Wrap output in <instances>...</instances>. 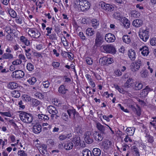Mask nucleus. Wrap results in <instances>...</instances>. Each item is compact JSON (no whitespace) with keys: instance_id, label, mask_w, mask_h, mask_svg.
<instances>
[{"instance_id":"nucleus-1","label":"nucleus","mask_w":156,"mask_h":156,"mask_svg":"<svg viewBox=\"0 0 156 156\" xmlns=\"http://www.w3.org/2000/svg\"><path fill=\"white\" fill-rule=\"evenodd\" d=\"M20 116L21 120L25 123H30L33 121V117L32 115L30 113L22 112L20 113Z\"/></svg>"},{"instance_id":"nucleus-2","label":"nucleus","mask_w":156,"mask_h":156,"mask_svg":"<svg viewBox=\"0 0 156 156\" xmlns=\"http://www.w3.org/2000/svg\"><path fill=\"white\" fill-rule=\"evenodd\" d=\"M103 38L104 36L103 35L99 32L98 31L96 34L94 46L99 47L103 42Z\"/></svg>"},{"instance_id":"nucleus-3","label":"nucleus","mask_w":156,"mask_h":156,"mask_svg":"<svg viewBox=\"0 0 156 156\" xmlns=\"http://www.w3.org/2000/svg\"><path fill=\"white\" fill-rule=\"evenodd\" d=\"M104 150H108L112 148L114 144L108 139H106L100 144Z\"/></svg>"},{"instance_id":"nucleus-4","label":"nucleus","mask_w":156,"mask_h":156,"mask_svg":"<svg viewBox=\"0 0 156 156\" xmlns=\"http://www.w3.org/2000/svg\"><path fill=\"white\" fill-rule=\"evenodd\" d=\"M104 51L107 53H113L115 52V48L113 45L106 44L102 46Z\"/></svg>"},{"instance_id":"nucleus-5","label":"nucleus","mask_w":156,"mask_h":156,"mask_svg":"<svg viewBox=\"0 0 156 156\" xmlns=\"http://www.w3.org/2000/svg\"><path fill=\"white\" fill-rule=\"evenodd\" d=\"M139 35L141 39L144 41H146L149 36L148 29L142 30L140 32Z\"/></svg>"},{"instance_id":"nucleus-6","label":"nucleus","mask_w":156,"mask_h":156,"mask_svg":"<svg viewBox=\"0 0 156 156\" xmlns=\"http://www.w3.org/2000/svg\"><path fill=\"white\" fill-rule=\"evenodd\" d=\"M92 135L90 131L86 132L84 134V140L88 144L92 143L93 140L92 137Z\"/></svg>"},{"instance_id":"nucleus-7","label":"nucleus","mask_w":156,"mask_h":156,"mask_svg":"<svg viewBox=\"0 0 156 156\" xmlns=\"http://www.w3.org/2000/svg\"><path fill=\"white\" fill-rule=\"evenodd\" d=\"M24 75V73L23 71L20 70H16L13 72L12 74V78L20 79L23 78Z\"/></svg>"},{"instance_id":"nucleus-8","label":"nucleus","mask_w":156,"mask_h":156,"mask_svg":"<svg viewBox=\"0 0 156 156\" xmlns=\"http://www.w3.org/2000/svg\"><path fill=\"white\" fill-rule=\"evenodd\" d=\"M90 6V3L87 0H83L81 1V6H80L81 10L84 11L88 9Z\"/></svg>"},{"instance_id":"nucleus-9","label":"nucleus","mask_w":156,"mask_h":156,"mask_svg":"<svg viewBox=\"0 0 156 156\" xmlns=\"http://www.w3.org/2000/svg\"><path fill=\"white\" fill-rule=\"evenodd\" d=\"M142 65L141 62L140 60H138L135 63L131 64V69L133 71H136L138 70L141 66Z\"/></svg>"},{"instance_id":"nucleus-10","label":"nucleus","mask_w":156,"mask_h":156,"mask_svg":"<svg viewBox=\"0 0 156 156\" xmlns=\"http://www.w3.org/2000/svg\"><path fill=\"white\" fill-rule=\"evenodd\" d=\"M105 40L108 43L112 42L115 40V35L111 33L106 34L105 36Z\"/></svg>"},{"instance_id":"nucleus-11","label":"nucleus","mask_w":156,"mask_h":156,"mask_svg":"<svg viewBox=\"0 0 156 156\" xmlns=\"http://www.w3.org/2000/svg\"><path fill=\"white\" fill-rule=\"evenodd\" d=\"M95 140L97 142L101 141L103 139V137L101 135V133L97 131H95L92 134Z\"/></svg>"},{"instance_id":"nucleus-12","label":"nucleus","mask_w":156,"mask_h":156,"mask_svg":"<svg viewBox=\"0 0 156 156\" xmlns=\"http://www.w3.org/2000/svg\"><path fill=\"white\" fill-rule=\"evenodd\" d=\"M101 6L103 9L107 11H111L114 9V7L112 5L106 4L104 2L101 4Z\"/></svg>"},{"instance_id":"nucleus-13","label":"nucleus","mask_w":156,"mask_h":156,"mask_svg":"<svg viewBox=\"0 0 156 156\" xmlns=\"http://www.w3.org/2000/svg\"><path fill=\"white\" fill-rule=\"evenodd\" d=\"M29 34L34 38H38L41 35V34L37 30L36 31L30 30L29 31Z\"/></svg>"},{"instance_id":"nucleus-14","label":"nucleus","mask_w":156,"mask_h":156,"mask_svg":"<svg viewBox=\"0 0 156 156\" xmlns=\"http://www.w3.org/2000/svg\"><path fill=\"white\" fill-rule=\"evenodd\" d=\"M72 141L74 143L75 147H76L79 145L81 147H83V145H81V144H80V138L79 136H76L73 138L72 140Z\"/></svg>"},{"instance_id":"nucleus-15","label":"nucleus","mask_w":156,"mask_h":156,"mask_svg":"<svg viewBox=\"0 0 156 156\" xmlns=\"http://www.w3.org/2000/svg\"><path fill=\"white\" fill-rule=\"evenodd\" d=\"M41 128L42 127L41 125L36 124L33 128V131L35 133H39L41 131Z\"/></svg>"},{"instance_id":"nucleus-16","label":"nucleus","mask_w":156,"mask_h":156,"mask_svg":"<svg viewBox=\"0 0 156 156\" xmlns=\"http://www.w3.org/2000/svg\"><path fill=\"white\" fill-rule=\"evenodd\" d=\"M139 50L140 51H141L142 54L144 56L147 55L149 53L148 47L146 46H143Z\"/></svg>"},{"instance_id":"nucleus-17","label":"nucleus","mask_w":156,"mask_h":156,"mask_svg":"<svg viewBox=\"0 0 156 156\" xmlns=\"http://www.w3.org/2000/svg\"><path fill=\"white\" fill-rule=\"evenodd\" d=\"M48 112L50 114L55 115L57 114L58 113V111L56 109V108L52 106H49L48 107Z\"/></svg>"},{"instance_id":"nucleus-18","label":"nucleus","mask_w":156,"mask_h":156,"mask_svg":"<svg viewBox=\"0 0 156 156\" xmlns=\"http://www.w3.org/2000/svg\"><path fill=\"white\" fill-rule=\"evenodd\" d=\"M96 127L100 131L101 133L103 134H105V127L104 126L98 122L97 123Z\"/></svg>"},{"instance_id":"nucleus-19","label":"nucleus","mask_w":156,"mask_h":156,"mask_svg":"<svg viewBox=\"0 0 156 156\" xmlns=\"http://www.w3.org/2000/svg\"><path fill=\"white\" fill-rule=\"evenodd\" d=\"M143 22L142 20L136 19L134 20L133 23V25L136 27H139L143 24Z\"/></svg>"},{"instance_id":"nucleus-20","label":"nucleus","mask_w":156,"mask_h":156,"mask_svg":"<svg viewBox=\"0 0 156 156\" xmlns=\"http://www.w3.org/2000/svg\"><path fill=\"white\" fill-rule=\"evenodd\" d=\"M136 52L134 50L130 49L129 51L128 56L131 60L134 61L135 60L136 56Z\"/></svg>"},{"instance_id":"nucleus-21","label":"nucleus","mask_w":156,"mask_h":156,"mask_svg":"<svg viewBox=\"0 0 156 156\" xmlns=\"http://www.w3.org/2000/svg\"><path fill=\"white\" fill-rule=\"evenodd\" d=\"M91 26L95 29L97 28L99 25V22L98 20L95 19L91 20Z\"/></svg>"},{"instance_id":"nucleus-22","label":"nucleus","mask_w":156,"mask_h":156,"mask_svg":"<svg viewBox=\"0 0 156 156\" xmlns=\"http://www.w3.org/2000/svg\"><path fill=\"white\" fill-rule=\"evenodd\" d=\"M150 88H149L148 86L146 87L143 90L142 92H141L140 95L142 97H145L146 96L149 92L150 91Z\"/></svg>"},{"instance_id":"nucleus-23","label":"nucleus","mask_w":156,"mask_h":156,"mask_svg":"<svg viewBox=\"0 0 156 156\" xmlns=\"http://www.w3.org/2000/svg\"><path fill=\"white\" fill-rule=\"evenodd\" d=\"M140 76L142 78H146L148 76V71L145 69H143L140 73Z\"/></svg>"},{"instance_id":"nucleus-24","label":"nucleus","mask_w":156,"mask_h":156,"mask_svg":"<svg viewBox=\"0 0 156 156\" xmlns=\"http://www.w3.org/2000/svg\"><path fill=\"white\" fill-rule=\"evenodd\" d=\"M135 130V128L133 127H132L127 128L126 129V131L128 135L132 136Z\"/></svg>"},{"instance_id":"nucleus-25","label":"nucleus","mask_w":156,"mask_h":156,"mask_svg":"<svg viewBox=\"0 0 156 156\" xmlns=\"http://www.w3.org/2000/svg\"><path fill=\"white\" fill-rule=\"evenodd\" d=\"M68 90V89H66L64 85H60L59 87L58 91L59 93L62 94H66V91Z\"/></svg>"},{"instance_id":"nucleus-26","label":"nucleus","mask_w":156,"mask_h":156,"mask_svg":"<svg viewBox=\"0 0 156 156\" xmlns=\"http://www.w3.org/2000/svg\"><path fill=\"white\" fill-rule=\"evenodd\" d=\"M18 87V84L15 82H10L8 84V87L10 89H16Z\"/></svg>"},{"instance_id":"nucleus-27","label":"nucleus","mask_w":156,"mask_h":156,"mask_svg":"<svg viewBox=\"0 0 156 156\" xmlns=\"http://www.w3.org/2000/svg\"><path fill=\"white\" fill-rule=\"evenodd\" d=\"M133 79L129 78L124 83V87L125 88H128L132 86L133 83Z\"/></svg>"},{"instance_id":"nucleus-28","label":"nucleus","mask_w":156,"mask_h":156,"mask_svg":"<svg viewBox=\"0 0 156 156\" xmlns=\"http://www.w3.org/2000/svg\"><path fill=\"white\" fill-rule=\"evenodd\" d=\"M112 16L114 19L118 20H120L122 17V16L120 12H114L112 15Z\"/></svg>"},{"instance_id":"nucleus-29","label":"nucleus","mask_w":156,"mask_h":156,"mask_svg":"<svg viewBox=\"0 0 156 156\" xmlns=\"http://www.w3.org/2000/svg\"><path fill=\"white\" fill-rule=\"evenodd\" d=\"M92 152L94 156H99L101 154V151L98 148H94Z\"/></svg>"},{"instance_id":"nucleus-30","label":"nucleus","mask_w":156,"mask_h":156,"mask_svg":"<svg viewBox=\"0 0 156 156\" xmlns=\"http://www.w3.org/2000/svg\"><path fill=\"white\" fill-rule=\"evenodd\" d=\"M20 40L26 45L28 46L30 44V42L29 40L24 36H22L20 37Z\"/></svg>"},{"instance_id":"nucleus-31","label":"nucleus","mask_w":156,"mask_h":156,"mask_svg":"<svg viewBox=\"0 0 156 156\" xmlns=\"http://www.w3.org/2000/svg\"><path fill=\"white\" fill-rule=\"evenodd\" d=\"M73 146V144L72 143L69 142L65 144L64 147L66 150H69L72 149Z\"/></svg>"},{"instance_id":"nucleus-32","label":"nucleus","mask_w":156,"mask_h":156,"mask_svg":"<svg viewBox=\"0 0 156 156\" xmlns=\"http://www.w3.org/2000/svg\"><path fill=\"white\" fill-rule=\"evenodd\" d=\"M123 41L127 44H129L131 41L130 37L129 36L125 35L122 37Z\"/></svg>"},{"instance_id":"nucleus-33","label":"nucleus","mask_w":156,"mask_h":156,"mask_svg":"<svg viewBox=\"0 0 156 156\" xmlns=\"http://www.w3.org/2000/svg\"><path fill=\"white\" fill-rule=\"evenodd\" d=\"M82 154L83 156H92L91 151L87 149L83 151Z\"/></svg>"},{"instance_id":"nucleus-34","label":"nucleus","mask_w":156,"mask_h":156,"mask_svg":"<svg viewBox=\"0 0 156 156\" xmlns=\"http://www.w3.org/2000/svg\"><path fill=\"white\" fill-rule=\"evenodd\" d=\"M143 86V84L139 82H136L135 84L134 90H140L142 89Z\"/></svg>"},{"instance_id":"nucleus-35","label":"nucleus","mask_w":156,"mask_h":156,"mask_svg":"<svg viewBox=\"0 0 156 156\" xmlns=\"http://www.w3.org/2000/svg\"><path fill=\"white\" fill-rule=\"evenodd\" d=\"M38 118L41 120H44V121H48L49 119V117L46 115L43 114H39L38 115Z\"/></svg>"},{"instance_id":"nucleus-36","label":"nucleus","mask_w":156,"mask_h":156,"mask_svg":"<svg viewBox=\"0 0 156 156\" xmlns=\"http://www.w3.org/2000/svg\"><path fill=\"white\" fill-rule=\"evenodd\" d=\"M40 103V101L37 100L33 98L30 104L32 106L37 107Z\"/></svg>"},{"instance_id":"nucleus-37","label":"nucleus","mask_w":156,"mask_h":156,"mask_svg":"<svg viewBox=\"0 0 156 156\" xmlns=\"http://www.w3.org/2000/svg\"><path fill=\"white\" fill-rule=\"evenodd\" d=\"M132 148V150H133V152H134V156H140V153L138 149L135 146H133Z\"/></svg>"},{"instance_id":"nucleus-38","label":"nucleus","mask_w":156,"mask_h":156,"mask_svg":"<svg viewBox=\"0 0 156 156\" xmlns=\"http://www.w3.org/2000/svg\"><path fill=\"white\" fill-rule=\"evenodd\" d=\"M131 16L136 18L140 16V13L138 11L134 10L131 12Z\"/></svg>"},{"instance_id":"nucleus-39","label":"nucleus","mask_w":156,"mask_h":156,"mask_svg":"<svg viewBox=\"0 0 156 156\" xmlns=\"http://www.w3.org/2000/svg\"><path fill=\"white\" fill-rule=\"evenodd\" d=\"M2 56V58L4 59H11L13 58V55L12 54L9 53H4Z\"/></svg>"},{"instance_id":"nucleus-40","label":"nucleus","mask_w":156,"mask_h":156,"mask_svg":"<svg viewBox=\"0 0 156 156\" xmlns=\"http://www.w3.org/2000/svg\"><path fill=\"white\" fill-rule=\"evenodd\" d=\"M86 34L88 36H92L94 34V31L91 28H88L86 30Z\"/></svg>"},{"instance_id":"nucleus-41","label":"nucleus","mask_w":156,"mask_h":156,"mask_svg":"<svg viewBox=\"0 0 156 156\" xmlns=\"http://www.w3.org/2000/svg\"><path fill=\"white\" fill-rule=\"evenodd\" d=\"M70 135L69 134L66 135H61L59 136V138L60 140H63L66 138H69L70 137Z\"/></svg>"},{"instance_id":"nucleus-42","label":"nucleus","mask_w":156,"mask_h":156,"mask_svg":"<svg viewBox=\"0 0 156 156\" xmlns=\"http://www.w3.org/2000/svg\"><path fill=\"white\" fill-rule=\"evenodd\" d=\"M34 96L37 98L39 99H43L44 98V95L40 93H35L34 94Z\"/></svg>"},{"instance_id":"nucleus-43","label":"nucleus","mask_w":156,"mask_h":156,"mask_svg":"<svg viewBox=\"0 0 156 156\" xmlns=\"http://www.w3.org/2000/svg\"><path fill=\"white\" fill-rule=\"evenodd\" d=\"M114 87L115 89L117 90L120 93L124 94L125 93V90L122 88H121L119 86L116 85H114Z\"/></svg>"},{"instance_id":"nucleus-44","label":"nucleus","mask_w":156,"mask_h":156,"mask_svg":"<svg viewBox=\"0 0 156 156\" xmlns=\"http://www.w3.org/2000/svg\"><path fill=\"white\" fill-rule=\"evenodd\" d=\"M27 69L29 71H32L34 69V65L31 63H28L27 65Z\"/></svg>"},{"instance_id":"nucleus-45","label":"nucleus","mask_w":156,"mask_h":156,"mask_svg":"<svg viewBox=\"0 0 156 156\" xmlns=\"http://www.w3.org/2000/svg\"><path fill=\"white\" fill-rule=\"evenodd\" d=\"M9 13L11 16L15 18L16 16V13L14 10L12 9H10L9 11Z\"/></svg>"},{"instance_id":"nucleus-46","label":"nucleus","mask_w":156,"mask_h":156,"mask_svg":"<svg viewBox=\"0 0 156 156\" xmlns=\"http://www.w3.org/2000/svg\"><path fill=\"white\" fill-rule=\"evenodd\" d=\"M46 35L49 36V38L50 39L52 40H56L57 39L56 34L55 33L52 34L51 35L46 34Z\"/></svg>"},{"instance_id":"nucleus-47","label":"nucleus","mask_w":156,"mask_h":156,"mask_svg":"<svg viewBox=\"0 0 156 156\" xmlns=\"http://www.w3.org/2000/svg\"><path fill=\"white\" fill-rule=\"evenodd\" d=\"M13 96L16 98H18L20 97V93L18 91L14 90L12 92Z\"/></svg>"},{"instance_id":"nucleus-48","label":"nucleus","mask_w":156,"mask_h":156,"mask_svg":"<svg viewBox=\"0 0 156 156\" xmlns=\"http://www.w3.org/2000/svg\"><path fill=\"white\" fill-rule=\"evenodd\" d=\"M129 22V21L127 19H126L124 20L123 25H124V27L126 28H127L129 27L130 26Z\"/></svg>"},{"instance_id":"nucleus-49","label":"nucleus","mask_w":156,"mask_h":156,"mask_svg":"<svg viewBox=\"0 0 156 156\" xmlns=\"http://www.w3.org/2000/svg\"><path fill=\"white\" fill-rule=\"evenodd\" d=\"M86 61L88 64L90 65H92L93 63V60L90 57L86 58Z\"/></svg>"},{"instance_id":"nucleus-50","label":"nucleus","mask_w":156,"mask_h":156,"mask_svg":"<svg viewBox=\"0 0 156 156\" xmlns=\"http://www.w3.org/2000/svg\"><path fill=\"white\" fill-rule=\"evenodd\" d=\"M36 81V79L34 77H32L31 79H30L27 80V81L31 85H33Z\"/></svg>"},{"instance_id":"nucleus-51","label":"nucleus","mask_w":156,"mask_h":156,"mask_svg":"<svg viewBox=\"0 0 156 156\" xmlns=\"http://www.w3.org/2000/svg\"><path fill=\"white\" fill-rule=\"evenodd\" d=\"M23 98L26 101L31 102L33 98L28 95H26L24 96Z\"/></svg>"},{"instance_id":"nucleus-52","label":"nucleus","mask_w":156,"mask_h":156,"mask_svg":"<svg viewBox=\"0 0 156 156\" xmlns=\"http://www.w3.org/2000/svg\"><path fill=\"white\" fill-rule=\"evenodd\" d=\"M22 63V61L18 59H16V60L12 62V64L13 65H18L21 64Z\"/></svg>"},{"instance_id":"nucleus-53","label":"nucleus","mask_w":156,"mask_h":156,"mask_svg":"<svg viewBox=\"0 0 156 156\" xmlns=\"http://www.w3.org/2000/svg\"><path fill=\"white\" fill-rule=\"evenodd\" d=\"M62 41V42L63 45L65 46H68V43L67 42V40L65 37H64L62 39H61Z\"/></svg>"},{"instance_id":"nucleus-54","label":"nucleus","mask_w":156,"mask_h":156,"mask_svg":"<svg viewBox=\"0 0 156 156\" xmlns=\"http://www.w3.org/2000/svg\"><path fill=\"white\" fill-rule=\"evenodd\" d=\"M62 119L64 120L67 121L68 119V116L66 113H62Z\"/></svg>"},{"instance_id":"nucleus-55","label":"nucleus","mask_w":156,"mask_h":156,"mask_svg":"<svg viewBox=\"0 0 156 156\" xmlns=\"http://www.w3.org/2000/svg\"><path fill=\"white\" fill-rule=\"evenodd\" d=\"M150 44L152 46H155L156 45V38L155 37L152 38L150 41Z\"/></svg>"},{"instance_id":"nucleus-56","label":"nucleus","mask_w":156,"mask_h":156,"mask_svg":"<svg viewBox=\"0 0 156 156\" xmlns=\"http://www.w3.org/2000/svg\"><path fill=\"white\" fill-rule=\"evenodd\" d=\"M0 114L2 115H4L8 117H10L11 116V114L9 112H0Z\"/></svg>"},{"instance_id":"nucleus-57","label":"nucleus","mask_w":156,"mask_h":156,"mask_svg":"<svg viewBox=\"0 0 156 156\" xmlns=\"http://www.w3.org/2000/svg\"><path fill=\"white\" fill-rule=\"evenodd\" d=\"M147 137L148 141L149 142L151 143L154 142V140L153 136L148 135L147 136Z\"/></svg>"},{"instance_id":"nucleus-58","label":"nucleus","mask_w":156,"mask_h":156,"mask_svg":"<svg viewBox=\"0 0 156 156\" xmlns=\"http://www.w3.org/2000/svg\"><path fill=\"white\" fill-rule=\"evenodd\" d=\"M81 1H80V0H75L74 2L75 6L77 7H78L79 6L80 7V6H81Z\"/></svg>"},{"instance_id":"nucleus-59","label":"nucleus","mask_w":156,"mask_h":156,"mask_svg":"<svg viewBox=\"0 0 156 156\" xmlns=\"http://www.w3.org/2000/svg\"><path fill=\"white\" fill-rule=\"evenodd\" d=\"M42 83L43 85L45 88H47L50 85V83L48 81H43Z\"/></svg>"},{"instance_id":"nucleus-60","label":"nucleus","mask_w":156,"mask_h":156,"mask_svg":"<svg viewBox=\"0 0 156 156\" xmlns=\"http://www.w3.org/2000/svg\"><path fill=\"white\" fill-rule=\"evenodd\" d=\"M18 154L20 156H27V154L23 151L20 150L18 151Z\"/></svg>"},{"instance_id":"nucleus-61","label":"nucleus","mask_w":156,"mask_h":156,"mask_svg":"<svg viewBox=\"0 0 156 156\" xmlns=\"http://www.w3.org/2000/svg\"><path fill=\"white\" fill-rule=\"evenodd\" d=\"M79 35L83 40H85V37L82 32H80L79 34Z\"/></svg>"},{"instance_id":"nucleus-62","label":"nucleus","mask_w":156,"mask_h":156,"mask_svg":"<svg viewBox=\"0 0 156 156\" xmlns=\"http://www.w3.org/2000/svg\"><path fill=\"white\" fill-rule=\"evenodd\" d=\"M52 65L54 68L58 67L60 65L59 62H53L52 63Z\"/></svg>"},{"instance_id":"nucleus-63","label":"nucleus","mask_w":156,"mask_h":156,"mask_svg":"<svg viewBox=\"0 0 156 156\" xmlns=\"http://www.w3.org/2000/svg\"><path fill=\"white\" fill-rule=\"evenodd\" d=\"M5 30L8 34H10L12 33L13 31V30L9 27H7Z\"/></svg>"},{"instance_id":"nucleus-64","label":"nucleus","mask_w":156,"mask_h":156,"mask_svg":"<svg viewBox=\"0 0 156 156\" xmlns=\"http://www.w3.org/2000/svg\"><path fill=\"white\" fill-rule=\"evenodd\" d=\"M18 57L19 58V59H20L21 60H23L25 61L26 59V58L24 55L22 54H20L19 55Z\"/></svg>"}]
</instances>
